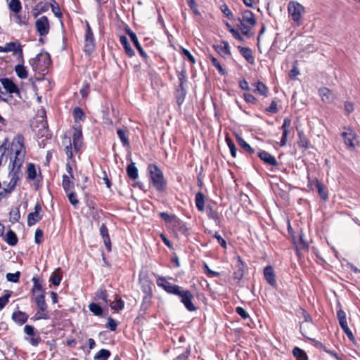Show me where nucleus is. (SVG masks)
<instances>
[{"instance_id": "obj_45", "label": "nucleus", "mask_w": 360, "mask_h": 360, "mask_svg": "<svg viewBox=\"0 0 360 360\" xmlns=\"http://www.w3.org/2000/svg\"><path fill=\"white\" fill-rule=\"evenodd\" d=\"M301 311H302V314L304 321L300 324V332L304 337L307 338L305 335L306 333L304 331H303V330H302L303 329L302 324H304V323H311L312 318H311V315L304 309H301Z\"/></svg>"}, {"instance_id": "obj_30", "label": "nucleus", "mask_w": 360, "mask_h": 360, "mask_svg": "<svg viewBox=\"0 0 360 360\" xmlns=\"http://www.w3.org/2000/svg\"><path fill=\"white\" fill-rule=\"evenodd\" d=\"M5 241L11 246H14L18 243V239L15 233L12 230H8L4 238Z\"/></svg>"}, {"instance_id": "obj_46", "label": "nucleus", "mask_w": 360, "mask_h": 360, "mask_svg": "<svg viewBox=\"0 0 360 360\" xmlns=\"http://www.w3.org/2000/svg\"><path fill=\"white\" fill-rule=\"evenodd\" d=\"M70 178H71L70 176H69L66 174H64L63 176L62 184H63V188L64 191H65V193H68L71 188H73L74 184L70 180Z\"/></svg>"}, {"instance_id": "obj_4", "label": "nucleus", "mask_w": 360, "mask_h": 360, "mask_svg": "<svg viewBox=\"0 0 360 360\" xmlns=\"http://www.w3.org/2000/svg\"><path fill=\"white\" fill-rule=\"evenodd\" d=\"M30 65L34 71H44L51 63L50 56L48 53L37 54L34 58L29 60Z\"/></svg>"}, {"instance_id": "obj_39", "label": "nucleus", "mask_w": 360, "mask_h": 360, "mask_svg": "<svg viewBox=\"0 0 360 360\" xmlns=\"http://www.w3.org/2000/svg\"><path fill=\"white\" fill-rule=\"evenodd\" d=\"M319 92L323 101L330 103L332 101L331 92L329 89L326 87L321 88Z\"/></svg>"}, {"instance_id": "obj_27", "label": "nucleus", "mask_w": 360, "mask_h": 360, "mask_svg": "<svg viewBox=\"0 0 360 360\" xmlns=\"http://www.w3.org/2000/svg\"><path fill=\"white\" fill-rule=\"evenodd\" d=\"M316 187L320 198L324 201L327 200L328 198V189L325 185L321 182L316 181Z\"/></svg>"}, {"instance_id": "obj_33", "label": "nucleus", "mask_w": 360, "mask_h": 360, "mask_svg": "<svg viewBox=\"0 0 360 360\" xmlns=\"http://www.w3.org/2000/svg\"><path fill=\"white\" fill-rule=\"evenodd\" d=\"M236 267L237 269L233 272V278L240 281L243 276V264L240 257L238 259Z\"/></svg>"}, {"instance_id": "obj_34", "label": "nucleus", "mask_w": 360, "mask_h": 360, "mask_svg": "<svg viewBox=\"0 0 360 360\" xmlns=\"http://www.w3.org/2000/svg\"><path fill=\"white\" fill-rule=\"evenodd\" d=\"M195 202L199 211L203 212L205 210V195L201 192L196 193Z\"/></svg>"}, {"instance_id": "obj_42", "label": "nucleus", "mask_w": 360, "mask_h": 360, "mask_svg": "<svg viewBox=\"0 0 360 360\" xmlns=\"http://www.w3.org/2000/svg\"><path fill=\"white\" fill-rule=\"evenodd\" d=\"M15 72L20 79H26L28 76L26 68L22 64H18L15 67Z\"/></svg>"}, {"instance_id": "obj_10", "label": "nucleus", "mask_w": 360, "mask_h": 360, "mask_svg": "<svg viewBox=\"0 0 360 360\" xmlns=\"http://www.w3.org/2000/svg\"><path fill=\"white\" fill-rule=\"evenodd\" d=\"M125 30L126 33L129 36L131 41L134 43L135 47L138 50L139 54L144 59L145 62L148 63L147 53L143 51V48L139 44L136 34L133 31H131V29L128 27L126 28Z\"/></svg>"}, {"instance_id": "obj_20", "label": "nucleus", "mask_w": 360, "mask_h": 360, "mask_svg": "<svg viewBox=\"0 0 360 360\" xmlns=\"http://www.w3.org/2000/svg\"><path fill=\"white\" fill-rule=\"evenodd\" d=\"M291 120L289 118H285L281 126L283 135L280 141L281 146H284L286 144L287 137L288 135V128L290 127Z\"/></svg>"}, {"instance_id": "obj_62", "label": "nucleus", "mask_w": 360, "mask_h": 360, "mask_svg": "<svg viewBox=\"0 0 360 360\" xmlns=\"http://www.w3.org/2000/svg\"><path fill=\"white\" fill-rule=\"evenodd\" d=\"M226 141L227 145L230 149L231 156L233 158H236V154H237V149H236V145L229 138H226Z\"/></svg>"}, {"instance_id": "obj_1", "label": "nucleus", "mask_w": 360, "mask_h": 360, "mask_svg": "<svg viewBox=\"0 0 360 360\" xmlns=\"http://www.w3.org/2000/svg\"><path fill=\"white\" fill-rule=\"evenodd\" d=\"M24 148V137L21 134H18L14 137L11 145V150L14 152L15 156L13 159L11 158L12 168L8 173L10 181L8 187L6 188L8 193H11L15 189L18 181L21 178L20 168L25 158Z\"/></svg>"}, {"instance_id": "obj_17", "label": "nucleus", "mask_w": 360, "mask_h": 360, "mask_svg": "<svg viewBox=\"0 0 360 360\" xmlns=\"http://www.w3.org/2000/svg\"><path fill=\"white\" fill-rule=\"evenodd\" d=\"M12 320L17 324L22 326L27 322L28 315L22 311H15L11 316Z\"/></svg>"}, {"instance_id": "obj_59", "label": "nucleus", "mask_w": 360, "mask_h": 360, "mask_svg": "<svg viewBox=\"0 0 360 360\" xmlns=\"http://www.w3.org/2000/svg\"><path fill=\"white\" fill-rule=\"evenodd\" d=\"M152 295L147 294L143 297L142 303L141 305V310L146 311L150 304Z\"/></svg>"}, {"instance_id": "obj_36", "label": "nucleus", "mask_w": 360, "mask_h": 360, "mask_svg": "<svg viewBox=\"0 0 360 360\" xmlns=\"http://www.w3.org/2000/svg\"><path fill=\"white\" fill-rule=\"evenodd\" d=\"M206 213L209 219L214 220L216 222L219 221V214L218 212L210 205L206 207Z\"/></svg>"}, {"instance_id": "obj_48", "label": "nucleus", "mask_w": 360, "mask_h": 360, "mask_svg": "<svg viewBox=\"0 0 360 360\" xmlns=\"http://www.w3.org/2000/svg\"><path fill=\"white\" fill-rule=\"evenodd\" d=\"M209 58H210L212 65L214 66L217 69V70L221 75H225L227 74V72L226 71V70L222 68L220 63L218 61V60L215 57H214L212 55H210L209 56Z\"/></svg>"}, {"instance_id": "obj_3", "label": "nucleus", "mask_w": 360, "mask_h": 360, "mask_svg": "<svg viewBox=\"0 0 360 360\" xmlns=\"http://www.w3.org/2000/svg\"><path fill=\"white\" fill-rule=\"evenodd\" d=\"M149 180L153 186L158 191L163 192L167 188V181L163 172L156 164H149L147 168Z\"/></svg>"}, {"instance_id": "obj_21", "label": "nucleus", "mask_w": 360, "mask_h": 360, "mask_svg": "<svg viewBox=\"0 0 360 360\" xmlns=\"http://www.w3.org/2000/svg\"><path fill=\"white\" fill-rule=\"evenodd\" d=\"M238 49L240 53L245 58L248 63L250 64H253L255 63L252 51L250 48L238 46Z\"/></svg>"}, {"instance_id": "obj_53", "label": "nucleus", "mask_w": 360, "mask_h": 360, "mask_svg": "<svg viewBox=\"0 0 360 360\" xmlns=\"http://www.w3.org/2000/svg\"><path fill=\"white\" fill-rule=\"evenodd\" d=\"M9 9L15 13H19L22 9V5L20 0H11L8 4Z\"/></svg>"}, {"instance_id": "obj_40", "label": "nucleus", "mask_w": 360, "mask_h": 360, "mask_svg": "<svg viewBox=\"0 0 360 360\" xmlns=\"http://www.w3.org/2000/svg\"><path fill=\"white\" fill-rule=\"evenodd\" d=\"M186 94V90L184 87H179L178 89H176L175 97L178 105L180 106L184 103Z\"/></svg>"}, {"instance_id": "obj_19", "label": "nucleus", "mask_w": 360, "mask_h": 360, "mask_svg": "<svg viewBox=\"0 0 360 360\" xmlns=\"http://www.w3.org/2000/svg\"><path fill=\"white\" fill-rule=\"evenodd\" d=\"M213 49L223 57L231 55L229 44L226 41H221L219 45H213Z\"/></svg>"}, {"instance_id": "obj_18", "label": "nucleus", "mask_w": 360, "mask_h": 360, "mask_svg": "<svg viewBox=\"0 0 360 360\" xmlns=\"http://www.w3.org/2000/svg\"><path fill=\"white\" fill-rule=\"evenodd\" d=\"M100 234L101 235L105 246L108 252L111 251V242L108 233V229L105 224H102L100 227Z\"/></svg>"}, {"instance_id": "obj_13", "label": "nucleus", "mask_w": 360, "mask_h": 360, "mask_svg": "<svg viewBox=\"0 0 360 360\" xmlns=\"http://www.w3.org/2000/svg\"><path fill=\"white\" fill-rule=\"evenodd\" d=\"M95 49V39L93 32L85 33L84 52L91 54Z\"/></svg>"}, {"instance_id": "obj_29", "label": "nucleus", "mask_w": 360, "mask_h": 360, "mask_svg": "<svg viewBox=\"0 0 360 360\" xmlns=\"http://www.w3.org/2000/svg\"><path fill=\"white\" fill-rule=\"evenodd\" d=\"M309 141L302 131H298L297 145L300 148L307 150L309 148Z\"/></svg>"}, {"instance_id": "obj_60", "label": "nucleus", "mask_w": 360, "mask_h": 360, "mask_svg": "<svg viewBox=\"0 0 360 360\" xmlns=\"http://www.w3.org/2000/svg\"><path fill=\"white\" fill-rule=\"evenodd\" d=\"M159 215L165 222L171 224H173L176 217L174 214H169L167 212H160Z\"/></svg>"}, {"instance_id": "obj_26", "label": "nucleus", "mask_w": 360, "mask_h": 360, "mask_svg": "<svg viewBox=\"0 0 360 360\" xmlns=\"http://www.w3.org/2000/svg\"><path fill=\"white\" fill-rule=\"evenodd\" d=\"M120 44L123 46L124 49V51L126 52V53L129 56V57H132L134 56L135 54V52L132 49V48L131 47L129 41H128V39L127 38L126 36L124 35H122L120 36Z\"/></svg>"}, {"instance_id": "obj_12", "label": "nucleus", "mask_w": 360, "mask_h": 360, "mask_svg": "<svg viewBox=\"0 0 360 360\" xmlns=\"http://www.w3.org/2000/svg\"><path fill=\"white\" fill-rule=\"evenodd\" d=\"M0 82L6 92L9 94H20V90L18 86L9 78H2Z\"/></svg>"}, {"instance_id": "obj_43", "label": "nucleus", "mask_w": 360, "mask_h": 360, "mask_svg": "<svg viewBox=\"0 0 360 360\" xmlns=\"http://www.w3.org/2000/svg\"><path fill=\"white\" fill-rule=\"evenodd\" d=\"M172 225L181 233L186 234L188 231V229L186 228L185 223L177 217H176Z\"/></svg>"}, {"instance_id": "obj_61", "label": "nucleus", "mask_w": 360, "mask_h": 360, "mask_svg": "<svg viewBox=\"0 0 360 360\" xmlns=\"http://www.w3.org/2000/svg\"><path fill=\"white\" fill-rule=\"evenodd\" d=\"M20 276V272L16 271L14 274L8 273L6 274V279L10 282L18 283L19 281Z\"/></svg>"}, {"instance_id": "obj_6", "label": "nucleus", "mask_w": 360, "mask_h": 360, "mask_svg": "<svg viewBox=\"0 0 360 360\" xmlns=\"http://www.w3.org/2000/svg\"><path fill=\"white\" fill-rule=\"evenodd\" d=\"M24 332L26 335L30 336V338H25L32 346L37 347L41 342V339L39 336V332L31 325H26L24 327Z\"/></svg>"}, {"instance_id": "obj_5", "label": "nucleus", "mask_w": 360, "mask_h": 360, "mask_svg": "<svg viewBox=\"0 0 360 360\" xmlns=\"http://www.w3.org/2000/svg\"><path fill=\"white\" fill-rule=\"evenodd\" d=\"M288 11L289 15L291 16L296 25H300L302 24V15L305 12L304 6L297 1H292L288 5Z\"/></svg>"}, {"instance_id": "obj_56", "label": "nucleus", "mask_w": 360, "mask_h": 360, "mask_svg": "<svg viewBox=\"0 0 360 360\" xmlns=\"http://www.w3.org/2000/svg\"><path fill=\"white\" fill-rule=\"evenodd\" d=\"M27 178L30 180H34L37 177V171L35 166L33 163H29L27 166Z\"/></svg>"}, {"instance_id": "obj_31", "label": "nucleus", "mask_w": 360, "mask_h": 360, "mask_svg": "<svg viewBox=\"0 0 360 360\" xmlns=\"http://www.w3.org/2000/svg\"><path fill=\"white\" fill-rule=\"evenodd\" d=\"M89 309L91 312L93 313L94 315L99 316V317H103L105 315L103 314V308L96 303L91 302L89 305Z\"/></svg>"}, {"instance_id": "obj_28", "label": "nucleus", "mask_w": 360, "mask_h": 360, "mask_svg": "<svg viewBox=\"0 0 360 360\" xmlns=\"http://www.w3.org/2000/svg\"><path fill=\"white\" fill-rule=\"evenodd\" d=\"M127 174L129 179L135 180L139 177L138 169L134 162H131L127 167Z\"/></svg>"}, {"instance_id": "obj_14", "label": "nucleus", "mask_w": 360, "mask_h": 360, "mask_svg": "<svg viewBox=\"0 0 360 360\" xmlns=\"http://www.w3.org/2000/svg\"><path fill=\"white\" fill-rule=\"evenodd\" d=\"M257 156L266 164L271 166H277L278 165L274 156L265 150H259L257 153Z\"/></svg>"}, {"instance_id": "obj_49", "label": "nucleus", "mask_w": 360, "mask_h": 360, "mask_svg": "<svg viewBox=\"0 0 360 360\" xmlns=\"http://www.w3.org/2000/svg\"><path fill=\"white\" fill-rule=\"evenodd\" d=\"M110 352L105 349H101L94 356V360H107L110 356Z\"/></svg>"}, {"instance_id": "obj_38", "label": "nucleus", "mask_w": 360, "mask_h": 360, "mask_svg": "<svg viewBox=\"0 0 360 360\" xmlns=\"http://www.w3.org/2000/svg\"><path fill=\"white\" fill-rule=\"evenodd\" d=\"M62 279V276L60 274V269L58 268L53 272L50 277V281L55 286H58L60 285Z\"/></svg>"}, {"instance_id": "obj_9", "label": "nucleus", "mask_w": 360, "mask_h": 360, "mask_svg": "<svg viewBox=\"0 0 360 360\" xmlns=\"http://www.w3.org/2000/svg\"><path fill=\"white\" fill-rule=\"evenodd\" d=\"M74 132L72 134V143L75 150H79L82 143V126L79 124H75L73 127Z\"/></svg>"}, {"instance_id": "obj_52", "label": "nucleus", "mask_w": 360, "mask_h": 360, "mask_svg": "<svg viewBox=\"0 0 360 360\" xmlns=\"http://www.w3.org/2000/svg\"><path fill=\"white\" fill-rule=\"evenodd\" d=\"M117 134L123 145V146H129L130 143L128 139V137L126 135V131L122 129H118L117 131Z\"/></svg>"}, {"instance_id": "obj_35", "label": "nucleus", "mask_w": 360, "mask_h": 360, "mask_svg": "<svg viewBox=\"0 0 360 360\" xmlns=\"http://www.w3.org/2000/svg\"><path fill=\"white\" fill-rule=\"evenodd\" d=\"M108 292L105 289L101 288L95 294V300L97 301H103V304H108Z\"/></svg>"}, {"instance_id": "obj_16", "label": "nucleus", "mask_w": 360, "mask_h": 360, "mask_svg": "<svg viewBox=\"0 0 360 360\" xmlns=\"http://www.w3.org/2000/svg\"><path fill=\"white\" fill-rule=\"evenodd\" d=\"M264 276L269 285L271 286H275L276 285L274 271L271 266H266L264 269Z\"/></svg>"}, {"instance_id": "obj_11", "label": "nucleus", "mask_w": 360, "mask_h": 360, "mask_svg": "<svg viewBox=\"0 0 360 360\" xmlns=\"http://www.w3.org/2000/svg\"><path fill=\"white\" fill-rule=\"evenodd\" d=\"M41 211V206L39 203H37L34 206V211L29 213L27 216V226H32L37 222L42 219V215L40 214Z\"/></svg>"}, {"instance_id": "obj_57", "label": "nucleus", "mask_w": 360, "mask_h": 360, "mask_svg": "<svg viewBox=\"0 0 360 360\" xmlns=\"http://www.w3.org/2000/svg\"><path fill=\"white\" fill-rule=\"evenodd\" d=\"M337 318L338 319L340 327L345 325H347L346 313L342 309L337 311Z\"/></svg>"}, {"instance_id": "obj_47", "label": "nucleus", "mask_w": 360, "mask_h": 360, "mask_svg": "<svg viewBox=\"0 0 360 360\" xmlns=\"http://www.w3.org/2000/svg\"><path fill=\"white\" fill-rule=\"evenodd\" d=\"M49 7L51 8L52 12L57 18H62L63 13L60 11V6L56 0H50Z\"/></svg>"}, {"instance_id": "obj_41", "label": "nucleus", "mask_w": 360, "mask_h": 360, "mask_svg": "<svg viewBox=\"0 0 360 360\" xmlns=\"http://www.w3.org/2000/svg\"><path fill=\"white\" fill-rule=\"evenodd\" d=\"M238 26L240 29L243 34L247 36L248 37H251L253 36V33L251 32V28L247 26L245 22H243V20L240 18H238Z\"/></svg>"}, {"instance_id": "obj_25", "label": "nucleus", "mask_w": 360, "mask_h": 360, "mask_svg": "<svg viewBox=\"0 0 360 360\" xmlns=\"http://www.w3.org/2000/svg\"><path fill=\"white\" fill-rule=\"evenodd\" d=\"M49 8V4L47 2L41 1L38 3L34 10H33V15L37 18L39 15L42 13L47 11Z\"/></svg>"}, {"instance_id": "obj_23", "label": "nucleus", "mask_w": 360, "mask_h": 360, "mask_svg": "<svg viewBox=\"0 0 360 360\" xmlns=\"http://www.w3.org/2000/svg\"><path fill=\"white\" fill-rule=\"evenodd\" d=\"M240 20H243V22H246L251 26H255L257 23L253 13L249 10H245L243 12Z\"/></svg>"}, {"instance_id": "obj_15", "label": "nucleus", "mask_w": 360, "mask_h": 360, "mask_svg": "<svg viewBox=\"0 0 360 360\" xmlns=\"http://www.w3.org/2000/svg\"><path fill=\"white\" fill-rule=\"evenodd\" d=\"M342 136L344 139L345 143L347 146L352 148H354L355 144L354 143V141L356 139V134L352 129H348L347 131L342 132Z\"/></svg>"}, {"instance_id": "obj_8", "label": "nucleus", "mask_w": 360, "mask_h": 360, "mask_svg": "<svg viewBox=\"0 0 360 360\" xmlns=\"http://www.w3.org/2000/svg\"><path fill=\"white\" fill-rule=\"evenodd\" d=\"M5 50L6 53L13 51V55L17 56V60L19 62L23 63V52L22 46L18 41H11L8 43H6L5 45Z\"/></svg>"}, {"instance_id": "obj_44", "label": "nucleus", "mask_w": 360, "mask_h": 360, "mask_svg": "<svg viewBox=\"0 0 360 360\" xmlns=\"http://www.w3.org/2000/svg\"><path fill=\"white\" fill-rule=\"evenodd\" d=\"M73 117L75 120V122L77 124L79 121H83L85 117L84 112L82 109L79 107H76L73 110Z\"/></svg>"}, {"instance_id": "obj_32", "label": "nucleus", "mask_w": 360, "mask_h": 360, "mask_svg": "<svg viewBox=\"0 0 360 360\" xmlns=\"http://www.w3.org/2000/svg\"><path fill=\"white\" fill-rule=\"evenodd\" d=\"M236 140L238 145L250 155L255 153V150L240 136H236Z\"/></svg>"}, {"instance_id": "obj_2", "label": "nucleus", "mask_w": 360, "mask_h": 360, "mask_svg": "<svg viewBox=\"0 0 360 360\" xmlns=\"http://www.w3.org/2000/svg\"><path fill=\"white\" fill-rule=\"evenodd\" d=\"M158 286L162 288L167 293L175 295L181 298V302L189 311H194L197 309L192 302L193 295L188 290H184L181 286L173 285L169 283L163 276H158L157 279Z\"/></svg>"}, {"instance_id": "obj_54", "label": "nucleus", "mask_w": 360, "mask_h": 360, "mask_svg": "<svg viewBox=\"0 0 360 360\" xmlns=\"http://www.w3.org/2000/svg\"><path fill=\"white\" fill-rule=\"evenodd\" d=\"M10 221L12 223L18 222L20 218V213L18 207L12 209L9 213Z\"/></svg>"}, {"instance_id": "obj_50", "label": "nucleus", "mask_w": 360, "mask_h": 360, "mask_svg": "<svg viewBox=\"0 0 360 360\" xmlns=\"http://www.w3.org/2000/svg\"><path fill=\"white\" fill-rule=\"evenodd\" d=\"M308 243L304 238V235L300 234L299 236V242L298 245L296 246V252L297 255H300V250H308Z\"/></svg>"}, {"instance_id": "obj_37", "label": "nucleus", "mask_w": 360, "mask_h": 360, "mask_svg": "<svg viewBox=\"0 0 360 360\" xmlns=\"http://www.w3.org/2000/svg\"><path fill=\"white\" fill-rule=\"evenodd\" d=\"M292 354L296 360H308L306 352L298 347H295L292 349Z\"/></svg>"}, {"instance_id": "obj_58", "label": "nucleus", "mask_w": 360, "mask_h": 360, "mask_svg": "<svg viewBox=\"0 0 360 360\" xmlns=\"http://www.w3.org/2000/svg\"><path fill=\"white\" fill-rule=\"evenodd\" d=\"M34 321L41 320V319H49V315L48 310L41 311V309H39L34 317L32 318Z\"/></svg>"}, {"instance_id": "obj_51", "label": "nucleus", "mask_w": 360, "mask_h": 360, "mask_svg": "<svg viewBox=\"0 0 360 360\" xmlns=\"http://www.w3.org/2000/svg\"><path fill=\"white\" fill-rule=\"evenodd\" d=\"M32 281L34 283V285H33V288H32V296L33 297H35L36 295H37L41 292H44L42 290L41 285L39 283V279L37 277H33L32 279Z\"/></svg>"}, {"instance_id": "obj_63", "label": "nucleus", "mask_w": 360, "mask_h": 360, "mask_svg": "<svg viewBox=\"0 0 360 360\" xmlns=\"http://www.w3.org/2000/svg\"><path fill=\"white\" fill-rule=\"evenodd\" d=\"M341 328H342V330L344 331V333L347 335L349 340L351 342H354L355 338H354L352 330L349 328L348 325L342 326H341Z\"/></svg>"}, {"instance_id": "obj_55", "label": "nucleus", "mask_w": 360, "mask_h": 360, "mask_svg": "<svg viewBox=\"0 0 360 360\" xmlns=\"http://www.w3.org/2000/svg\"><path fill=\"white\" fill-rule=\"evenodd\" d=\"M110 306L112 309L115 311H120L122 310L124 307V302L121 299V297H119L116 301H113L110 304Z\"/></svg>"}, {"instance_id": "obj_24", "label": "nucleus", "mask_w": 360, "mask_h": 360, "mask_svg": "<svg viewBox=\"0 0 360 360\" xmlns=\"http://www.w3.org/2000/svg\"><path fill=\"white\" fill-rule=\"evenodd\" d=\"M33 297L39 309H41V311L47 310L48 307L45 302L44 292H41Z\"/></svg>"}, {"instance_id": "obj_64", "label": "nucleus", "mask_w": 360, "mask_h": 360, "mask_svg": "<svg viewBox=\"0 0 360 360\" xmlns=\"http://www.w3.org/2000/svg\"><path fill=\"white\" fill-rule=\"evenodd\" d=\"M203 269H204V272L209 277L212 278V277L219 276L220 275V274L219 272L211 270L206 263L204 264Z\"/></svg>"}, {"instance_id": "obj_22", "label": "nucleus", "mask_w": 360, "mask_h": 360, "mask_svg": "<svg viewBox=\"0 0 360 360\" xmlns=\"http://www.w3.org/2000/svg\"><path fill=\"white\" fill-rule=\"evenodd\" d=\"M252 86H255V89L252 90L254 93L267 97L269 89L263 82L258 81L253 84Z\"/></svg>"}, {"instance_id": "obj_7", "label": "nucleus", "mask_w": 360, "mask_h": 360, "mask_svg": "<svg viewBox=\"0 0 360 360\" xmlns=\"http://www.w3.org/2000/svg\"><path fill=\"white\" fill-rule=\"evenodd\" d=\"M35 27L39 36L47 35L50 30V23L48 18L43 15L38 18L35 22Z\"/></svg>"}]
</instances>
